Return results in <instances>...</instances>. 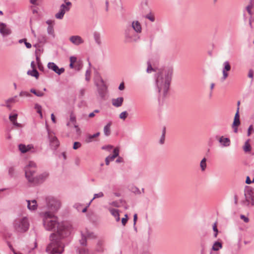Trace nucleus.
I'll list each match as a JSON object with an SVG mask.
<instances>
[{
    "mask_svg": "<svg viewBox=\"0 0 254 254\" xmlns=\"http://www.w3.org/2000/svg\"><path fill=\"white\" fill-rule=\"evenodd\" d=\"M240 125V119H234V121L232 124V128L234 129V132L237 133L238 132V127Z\"/></svg>",
    "mask_w": 254,
    "mask_h": 254,
    "instance_id": "obj_20",
    "label": "nucleus"
},
{
    "mask_svg": "<svg viewBox=\"0 0 254 254\" xmlns=\"http://www.w3.org/2000/svg\"><path fill=\"white\" fill-rule=\"evenodd\" d=\"M131 27L137 33H140L141 32V26L138 21H133L132 22Z\"/></svg>",
    "mask_w": 254,
    "mask_h": 254,
    "instance_id": "obj_15",
    "label": "nucleus"
},
{
    "mask_svg": "<svg viewBox=\"0 0 254 254\" xmlns=\"http://www.w3.org/2000/svg\"><path fill=\"white\" fill-rule=\"evenodd\" d=\"M138 39L139 37L134 33L131 28L126 29L125 31V42L126 43L136 42Z\"/></svg>",
    "mask_w": 254,
    "mask_h": 254,
    "instance_id": "obj_7",
    "label": "nucleus"
},
{
    "mask_svg": "<svg viewBox=\"0 0 254 254\" xmlns=\"http://www.w3.org/2000/svg\"><path fill=\"white\" fill-rule=\"evenodd\" d=\"M127 222V219L126 218H123L122 219V223L123 226H125Z\"/></svg>",
    "mask_w": 254,
    "mask_h": 254,
    "instance_id": "obj_57",
    "label": "nucleus"
},
{
    "mask_svg": "<svg viewBox=\"0 0 254 254\" xmlns=\"http://www.w3.org/2000/svg\"><path fill=\"white\" fill-rule=\"evenodd\" d=\"M94 39L95 42L99 45L101 44L100 34L97 32H95L93 34Z\"/></svg>",
    "mask_w": 254,
    "mask_h": 254,
    "instance_id": "obj_28",
    "label": "nucleus"
},
{
    "mask_svg": "<svg viewBox=\"0 0 254 254\" xmlns=\"http://www.w3.org/2000/svg\"><path fill=\"white\" fill-rule=\"evenodd\" d=\"M111 125V123L109 122L106 126H105L104 127V134L106 136H109L110 134Z\"/></svg>",
    "mask_w": 254,
    "mask_h": 254,
    "instance_id": "obj_27",
    "label": "nucleus"
},
{
    "mask_svg": "<svg viewBox=\"0 0 254 254\" xmlns=\"http://www.w3.org/2000/svg\"><path fill=\"white\" fill-rule=\"evenodd\" d=\"M38 67L40 70H44V67L42 65V63H38Z\"/></svg>",
    "mask_w": 254,
    "mask_h": 254,
    "instance_id": "obj_59",
    "label": "nucleus"
},
{
    "mask_svg": "<svg viewBox=\"0 0 254 254\" xmlns=\"http://www.w3.org/2000/svg\"><path fill=\"white\" fill-rule=\"evenodd\" d=\"M8 173H9V174L11 176H12L13 174V173H14V169H13V168H12V167H10V168L9 169Z\"/></svg>",
    "mask_w": 254,
    "mask_h": 254,
    "instance_id": "obj_58",
    "label": "nucleus"
},
{
    "mask_svg": "<svg viewBox=\"0 0 254 254\" xmlns=\"http://www.w3.org/2000/svg\"><path fill=\"white\" fill-rule=\"evenodd\" d=\"M206 159L205 158H204L202 159L200 163V166L201 168V170L203 171L205 170L206 168Z\"/></svg>",
    "mask_w": 254,
    "mask_h": 254,
    "instance_id": "obj_30",
    "label": "nucleus"
},
{
    "mask_svg": "<svg viewBox=\"0 0 254 254\" xmlns=\"http://www.w3.org/2000/svg\"><path fill=\"white\" fill-rule=\"evenodd\" d=\"M0 33L3 37H5L11 34V30L5 23L0 22Z\"/></svg>",
    "mask_w": 254,
    "mask_h": 254,
    "instance_id": "obj_11",
    "label": "nucleus"
},
{
    "mask_svg": "<svg viewBox=\"0 0 254 254\" xmlns=\"http://www.w3.org/2000/svg\"><path fill=\"white\" fill-rule=\"evenodd\" d=\"M84 235H86V238L88 237L91 239H95L96 238V236L93 232H90L87 230H86V232Z\"/></svg>",
    "mask_w": 254,
    "mask_h": 254,
    "instance_id": "obj_32",
    "label": "nucleus"
},
{
    "mask_svg": "<svg viewBox=\"0 0 254 254\" xmlns=\"http://www.w3.org/2000/svg\"><path fill=\"white\" fill-rule=\"evenodd\" d=\"M82 206V205L79 203H75L74 205V207L76 208L78 211L80 210V207Z\"/></svg>",
    "mask_w": 254,
    "mask_h": 254,
    "instance_id": "obj_52",
    "label": "nucleus"
},
{
    "mask_svg": "<svg viewBox=\"0 0 254 254\" xmlns=\"http://www.w3.org/2000/svg\"><path fill=\"white\" fill-rule=\"evenodd\" d=\"M253 75H254V73H253V70H250V71L249 72V74H248V76L250 78H253Z\"/></svg>",
    "mask_w": 254,
    "mask_h": 254,
    "instance_id": "obj_62",
    "label": "nucleus"
},
{
    "mask_svg": "<svg viewBox=\"0 0 254 254\" xmlns=\"http://www.w3.org/2000/svg\"><path fill=\"white\" fill-rule=\"evenodd\" d=\"M119 149L118 148H115L112 154V161L117 157L119 156Z\"/></svg>",
    "mask_w": 254,
    "mask_h": 254,
    "instance_id": "obj_33",
    "label": "nucleus"
},
{
    "mask_svg": "<svg viewBox=\"0 0 254 254\" xmlns=\"http://www.w3.org/2000/svg\"><path fill=\"white\" fill-rule=\"evenodd\" d=\"M166 133V129L165 127H164L162 130V134L161 135V138L160 139V143L161 144H163L165 141V136Z\"/></svg>",
    "mask_w": 254,
    "mask_h": 254,
    "instance_id": "obj_34",
    "label": "nucleus"
},
{
    "mask_svg": "<svg viewBox=\"0 0 254 254\" xmlns=\"http://www.w3.org/2000/svg\"><path fill=\"white\" fill-rule=\"evenodd\" d=\"M27 74L32 76L35 77L36 79L38 78L39 73L36 69H34L31 70H29L27 71Z\"/></svg>",
    "mask_w": 254,
    "mask_h": 254,
    "instance_id": "obj_21",
    "label": "nucleus"
},
{
    "mask_svg": "<svg viewBox=\"0 0 254 254\" xmlns=\"http://www.w3.org/2000/svg\"><path fill=\"white\" fill-rule=\"evenodd\" d=\"M24 171L25 177L28 181L34 185L42 183L49 176L47 172H44L39 176H35L36 164L33 161L29 162L28 164L25 167Z\"/></svg>",
    "mask_w": 254,
    "mask_h": 254,
    "instance_id": "obj_3",
    "label": "nucleus"
},
{
    "mask_svg": "<svg viewBox=\"0 0 254 254\" xmlns=\"http://www.w3.org/2000/svg\"><path fill=\"white\" fill-rule=\"evenodd\" d=\"M246 199L247 201H251L252 205H254V191L250 189L246 190L245 193Z\"/></svg>",
    "mask_w": 254,
    "mask_h": 254,
    "instance_id": "obj_12",
    "label": "nucleus"
},
{
    "mask_svg": "<svg viewBox=\"0 0 254 254\" xmlns=\"http://www.w3.org/2000/svg\"><path fill=\"white\" fill-rule=\"evenodd\" d=\"M110 161H111V154L108 155L105 159L106 164L108 165L110 164Z\"/></svg>",
    "mask_w": 254,
    "mask_h": 254,
    "instance_id": "obj_45",
    "label": "nucleus"
},
{
    "mask_svg": "<svg viewBox=\"0 0 254 254\" xmlns=\"http://www.w3.org/2000/svg\"><path fill=\"white\" fill-rule=\"evenodd\" d=\"M17 118V114H14L13 115H10L9 116V119L10 121L12 123V124L16 121Z\"/></svg>",
    "mask_w": 254,
    "mask_h": 254,
    "instance_id": "obj_36",
    "label": "nucleus"
},
{
    "mask_svg": "<svg viewBox=\"0 0 254 254\" xmlns=\"http://www.w3.org/2000/svg\"><path fill=\"white\" fill-rule=\"evenodd\" d=\"M47 67L49 69L53 70L58 75H61L64 72L65 69L64 67L59 68L58 66L53 62H49Z\"/></svg>",
    "mask_w": 254,
    "mask_h": 254,
    "instance_id": "obj_9",
    "label": "nucleus"
},
{
    "mask_svg": "<svg viewBox=\"0 0 254 254\" xmlns=\"http://www.w3.org/2000/svg\"><path fill=\"white\" fill-rule=\"evenodd\" d=\"M27 208L30 210H35L37 208V201L35 199L32 201L27 200Z\"/></svg>",
    "mask_w": 254,
    "mask_h": 254,
    "instance_id": "obj_16",
    "label": "nucleus"
},
{
    "mask_svg": "<svg viewBox=\"0 0 254 254\" xmlns=\"http://www.w3.org/2000/svg\"><path fill=\"white\" fill-rule=\"evenodd\" d=\"M45 201L48 209L53 212H57L61 207L60 201L53 196H47Z\"/></svg>",
    "mask_w": 254,
    "mask_h": 254,
    "instance_id": "obj_6",
    "label": "nucleus"
},
{
    "mask_svg": "<svg viewBox=\"0 0 254 254\" xmlns=\"http://www.w3.org/2000/svg\"><path fill=\"white\" fill-rule=\"evenodd\" d=\"M115 162L117 163H123L124 162V159L122 157L119 156L115 160Z\"/></svg>",
    "mask_w": 254,
    "mask_h": 254,
    "instance_id": "obj_51",
    "label": "nucleus"
},
{
    "mask_svg": "<svg viewBox=\"0 0 254 254\" xmlns=\"http://www.w3.org/2000/svg\"><path fill=\"white\" fill-rule=\"evenodd\" d=\"M85 92V89L84 88L81 89L79 91V97L82 98L84 96Z\"/></svg>",
    "mask_w": 254,
    "mask_h": 254,
    "instance_id": "obj_49",
    "label": "nucleus"
},
{
    "mask_svg": "<svg viewBox=\"0 0 254 254\" xmlns=\"http://www.w3.org/2000/svg\"><path fill=\"white\" fill-rule=\"evenodd\" d=\"M17 95H16L12 98H10L6 101V102H7V103L16 102L18 101V100H17Z\"/></svg>",
    "mask_w": 254,
    "mask_h": 254,
    "instance_id": "obj_37",
    "label": "nucleus"
},
{
    "mask_svg": "<svg viewBox=\"0 0 254 254\" xmlns=\"http://www.w3.org/2000/svg\"><path fill=\"white\" fill-rule=\"evenodd\" d=\"M48 132L51 147L52 149L56 150L60 145V142L56 136L50 134L49 129Z\"/></svg>",
    "mask_w": 254,
    "mask_h": 254,
    "instance_id": "obj_8",
    "label": "nucleus"
},
{
    "mask_svg": "<svg viewBox=\"0 0 254 254\" xmlns=\"http://www.w3.org/2000/svg\"><path fill=\"white\" fill-rule=\"evenodd\" d=\"M70 121L72 122L73 124H76V117L72 113H71L70 115Z\"/></svg>",
    "mask_w": 254,
    "mask_h": 254,
    "instance_id": "obj_43",
    "label": "nucleus"
},
{
    "mask_svg": "<svg viewBox=\"0 0 254 254\" xmlns=\"http://www.w3.org/2000/svg\"><path fill=\"white\" fill-rule=\"evenodd\" d=\"M96 251L97 252H103L104 251L103 244L102 241H99L97 243Z\"/></svg>",
    "mask_w": 254,
    "mask_h": 254,
    "instance_id": "obj_25",
    "label": "nucleus"
},
{
    "mask_svg": "<svg viewBox=\"0 0 254 254\" xmlns=\"http://www.w3.org/2000/svg\"><path fill=\"white\" fill-rule=\"evenodd\" d=\"M248 5L253 7L254 6V0H250Z\"/></svg>",
    "mask_w": 254,
    "mask_h": 254,
    "instance_id": "obj_64",
    "label": "nucleus"
},
{
    "mask_svg": "<svg viewBox=\"0 0 254 254\" xmlns=\"http://www.w3.org/2000/svg\"><path fill=\"white\" fill-rule=\"evenodd\" d=\"M223 66L224 67L222 70L223 77L222 79L224 81L228 76V73L227 72L231 70V65L228 61H225L223 63Z\"/></svg>",
    "mask_w": 254,
    "mask_h": 254,
    "instance_id": "obj_13",
    "label": "nucleus"
},
{
    "mask_svg": "<svg viewBox=\"0 0 254 254\" xmlns=\"http://www.w3.org/2000/svg\"><path fill=\"white\" fill-rule=\"evenodd\" d=\"M213 230L214 231V232H215L214 234V237L215 238H216L217 236V235H218V229L217 228V226H216V223H214L213 226Z\"/></svg>",
    "mask_w": 254,
    "mask_h": 254,
    "instance_id": "obj_41",
    "label": "nucleus"
},
{
    "mask_svg": "<svg viewBox=\"0 0 254 254\" xmlns=\"http://www.w3.org/2000/svg\"><path fill=\"white\" fill-rule=\"evenodd\" d=\"M47 32L49 35L54 36V30L53 26L49 25L47 28Z\"/></svg>",
    "mask_w": 254,
    "mask_h": 254,
    "instance_id": "obj_35",
    "label": "nucleus"
},
{
    "mask_svg": "<svg viewBox=\"0 0 254 254\" xmlns=\"http://www.w3.org/2000/svg\"><path fill=\"white\" fill-rule=\"evenodd\" d=\"M58 217L47 211L44 213L43 223L47 231L57 230V233L50 235L51 242L48 245L46 251L49 254H61L64 251V245L63 240L71 233L72 226L66 222L59 223Z\"/></svg>",
    "mask_w": 254,
    "mask_h": 254,
    "instance_id": "obj_1",
    "label": "nucleus"
},
{
    "mask_svg": "<svg viewBox=\"0 0 254 254\" xmlns=\"http://www.w3.org/2000/svg\"><path fill=\"white\" fill-rule=\"evenodd\" d=\"M38 42L40 43L44 44L47 41V37L45 34H40L37 37Z\"/></svg>",
    "mask_w": 254,
    "mask_h": 254,
    "instance_id": "obj_26",
    "label": "nucleus"
},
{
    "mask_svg": "<svg viewBox=\"0 0 254 254\" xmlns=\"http://www.w3.org/2000/svg\"><path fill=\"white\" fill-rule=\"evenodd\" d=\"M243 149L245 152H249L251 150V147L249 143V140L245 142V145L243 146Z\"/></svg>",
    "mask_w": 254,
    "mask_h": 254,
    "instance_id": "obj_31",
    "label": "nucleus"
},
{
    "mask_svg": "<svg viewBox=\"0 0 254 254\" xmlns=\"http://www.w3.org/2000/svg\"><path fill=\"white\" fill-rule=\"evenodd\" d=\"M239 108H238L237 112H236L235 117H234V119H239L240 117H239Z\"/></svg>",
    "mask_w": 254,
    "mask_h": 254,
    "instance_id": "obj_60",
    "label": "nucleus"
},
{
    "mask_svg": "<svg viewBox=\"0 0 254 254\" xmlns=\"http://www.w3.org/2000/svg\"><path fill=\"white\" fill-rule=\"evenodd\" d=\"M76 58L75 57H71L70 58V63L74 64L76 62Z\"/></svg>",
    "mask_w": 254,
    "mask_h": 254,
    "instance_id": "obj_53",
    "label": "nucleus"
},
{
    "mask_svg": "<svg viewBox=\"0 0 254 254\" xmlns=\"http://www.w3.org/2000/svg\"><path fill=\"white\" fill-rule=\"evenodd\" d=\"M69 41L73 44L78 46L83 43L84 41L82 38L77 35L72 36L69 38Z\"/></svg>",
    "mask_w": 254,
    "mask_h": 254,
    "instance_id": "obj_14",
    "label": "nucleus"
},
{
    "mask_svg": "<svg viewBox=\"0 0 254 254\" xmlns=\"http://www.w3.org/2000/svg\"><path fill=\"white\" fill-rule=\"evenodd\" d=\"M148 67H147V72L148 73H150L151 72L153 69V68L152 67V66L151 65V64L149 63V62H148Z\"/></svg>",
    "mask_w": 254,
    "mask_h": 254,
    "instance_id": "obj_48",
    "label": "nucleus"
},
{
    "mask_svg": "<svg viewBox=\"0 0 254 254\" xmlns=\"http://www.w3.org/2000/svg\"><path fill=\"white\" fill-rule=\"evenodd\" d=\"M127 115L128 114L127 111L123 112L120 114V118L125 120L127 118Z\"/></svg>",
    "mask_w": 254,
    "mask_h": 254,
    "instance_id": "obj_38",
    "label": "nucleus"
},
{
    "mask_svg": "<svg viewBox=\"0 0 254 254\" xmlns=\"http://www.w3.org/2000/svg\"><path fill=\"white\" fill-rule=\"evenodd\" d=\"M99 134H100V132H97V133H95V134H94L93 135H91L89 136V139H92V138H93L94 137H97V136H98L99 135Z\"/></svg>",
    "mask_w": 254,
    "mask_h": 254,
    "instance_id": "obj_54",
    "label": "nucleus"
},
{
    "mask_svg": "<svg viewBox=\"0 0 254 254\" xmlns=\"http://www.w3.org/2000/svg\"><path fill=\"white\" fill-rule=\"evenodd\" d=\"M32 146L31 145H28L26 146L23 144H20L18 145L19 150L23 153H26L32 148Z\"/></svg>",
    "mask_w": 254,
    "mask_h": 254,
    "instance_id": "obj_18",
    "label": "nucleus"
},
{
    "mask_svg": "<svg viewBox=\"0 0 254 254\" xmlns=\"http://www.w3.org/2000/svg\"><path fill=\"white\" fill-rule=\"evenodd\" d=\"M173 73L172 68L164 69L159 72L156 77V85L160 97L164 98L169 88Z\"/></svg>",
    "mask_w": 254,
    "mask_h": 254,
    "instance_id": "obj_2",
    "label": "nucleus"
},
{
    "mask_svg": "<svg viewBox=\"0 0 254 254\" xmlns=\"http://www.w3.org/2000/svg\"><path fill=\"white\" fill-rule=\"evenodd\" d=\"M240 218L243 219L245 222L246 223H248L249 221V219L248 218V217L245 216V215H240Z\"/></svg>",
    "mask_w": 254,
    "mask_h": 254,
    "instance_id": "obj_50",
    "label": "nucleus"
},
{
    "mask_svg": "<svg viewBox=\"0 0 254 254\" xmlns=\"http://www.w3.org/2000/svg\"><path fill=\"white\" fill-rule=\"evenodd\" d=\"M25 46L27 48L30 49L31 48V44L30 43L27 42V40L24 43Z\"/></svg>",
    "mask_w": 254,
    "mask_h": 254,
    "instance_id": "obj_61",
    "label": "nucleus"
},
{
    "mask_svg": "<svg viewBox=\"0 0 254 254\" xmlns=\"http://www.w3.org/2000/svg\"><path fill=\"white\" fill-rule=\"evenodd\" d=\"M81 238L79 240V243L81 245L83 246H86L87 245V238L85 235L82 232H81Z\"/></svg>",
    "mask_w": 254,
    "mask_h": 254,
    "instance_id": "obj_23",
    "label": "nucleus"
},
{
    "mask_svg": "<svg viewBox=\"0 0 254 254\" xmlns=\"http://www.w3.org/2000/svg\"><path fill=\"white\" fill-rule=\"evenodd\" d=\"M90 70L88 69L86 70L85 73V80L87 81L90 80Z\"/></svg>",
    "mask_w": 254,
    "mask_h": 254,
    "instance_id": "obj_44",
    "label": "nucleus"
},
{
    "mask_svg": "<svg viewBox=\"0 0 254 254\" xmlns=\"http://www.w3.org/2000/svg\"><path fill=\"white\" fill-rule=\"evenodd\" d=\"M103 196H104V193L102 192H100L98 193L94 194V197L92 199L94 200L97 198L102 197Z\"/></svg>",
    "mask_w": 254,
    "mask_h": 254,
    "instance_id": "obj_40",
    "label": "nucleus"
},
{
    "mask_svg": "<svg viewBox=\"0 0 254 254\" xmlns=\"http://www.w3.org/2000/svg\"><path fill=\"white\" fill-rule=\"evenodd\" d=\"M253 7V6H250L248 5L246 7V10H247L248 13L250 15H252V14H253L252 12V9Z\"/></svg>",
    "mask_w": 254,
    "mask_h": 254,
    "instance_id": "obj_46",
    "label": "nucleus"
},
{
    "mask_svg": "<svg viewBox=\"0 0 254 254\" xmlns=\"http://www.w3.org/2000/svg\"><path fill=\"white\" fill-rule=\"evenodd\" d=\"M123 101V97H119L116 99L113 100L112 104L115 107H119L122 106Z\"/></svg>",
    "mask_w": 254,
    "mask_h": 254,
    "instance_id": "obj_19",
    "label": "nucleus"
},
{
    "mask_svg": "<svg viewBox=\"0 0 254 254\" xmlns=\"http://www.w3.org/2000/svg\"><path fill=\"white\" fill-rule=\"evenodd\" d=\"M69 9V7L66 6L64 4H62L60 6V10L59 12L56 13L55 15L56 18L58 19H63L65 12L68 11Z\"/></svg>",
    "mask_w": 254,
    "mask_h": 254,
    "instance_id": "obj_10",
    "label": "nucleus"
},
{
    "mask_svg": "<svg viewBox=\"0 0 254 254\" xmlns=\"http://www.w3.org/2000/svg\"><path fill=\"white\" fill-rule=\"evenodd\" d=\"M26 96V97H30L31 96V94L30 93H29V92H27V91H22L20 92L19 93V96Z\"/></svg>",
    "mask_w": 254,
    "mask_h": 254,
    "instance_id": "obj_39",
    "label": "nucleus"
},
{
    "mask_svg": "<svg viewBox=\"0 0 254 254\" xmlns=\"http://www.w3.org/2000/svg\"><path fill=\"white\" fill-rule=\"evenodd\" d=\"M145 17L149 20H150L152 22H154L155 21V18L153 16L151 15V14H148L145 16Z\"/></svg>",
    "mask_w": 254,
    "mask_h": 254,
    "instance_id": "obj_47",
    "label": "nucleus"
},
{
    "mask_svg": "<svg viewBox=\"0 0 254 254\" xmlns=\"http://www.w3.org/2000/svg\"><path fill=\"white\" fill-rule=\"evenodd\" d=\"M252 183V181L251 180L250 177L248 176L246 178V183L247 184H250Z\"/></svg>",
    "mask_w": 254,
    "mask_h": 254,
    "instance_id": "obj_63",
    "label": "nucleus"
},
{
    "mask_svg": "<svg viewBox=\"0 0 254 254\" xmlns=\"http://www.w3.org/2000/svg\"><path fill=\"white\" fill-rule=\"evenodd\" d=\"M30 92L34 94L37 97H42L44 96V93L40 91H37L35 89L32 88L30 89Z\"/></svg>",
    "mask_w": 254,
    "mask_h": 254,
    "instance_id": "obj_29",
    "label": "nucleus"
},
{
    "mask_svg": "<svg viewBox=\"0 0 254 254\" xmlns=\"http://www.w3.org/2000/svg\"><path fill=\"white\" fill-rule=\"evenodd\" d=\"M94 83L97 87L99 96L103 99L105 97L107 91V86L106 82L99 74H97L94 77Z\"/></svg>",
    "mask_w": 254,
    "mask_h": 254,
    "instance_id": "obj_4",
    "label": "nucleus"
},
{
    "mask_svg": "<svg viewBox=\"0 0 254 254\" xmlns=\"http://www.w3.org/2000/svg\"><path fill=\"white\" fill-rule=\"evenodd\" d=\"M35 109L37 110V111H39V110H42V106L38 104H36L35 105V107H34Z\"/></svg>",
    "mask_w": 254,
    "mask_h": 254,
    "instance_id": "obj_55",
    "label": "nucleus"
},
{
    "mask_svg": "<svg viewBox=\"0 0 254 254\" xmlns=\"http://www.w3.org/2000/svg\"><path fill=\"white\" fill-rule=\"evenodd\" d=\"M222 248V243L219 242H215L212 247V250L218 251Z\"/></svg>",
    "mask_w": 254,
    "mask_h": 254,
    "instance_id": "obj_22",
    "label": "nucleus"
},
{
    "mask_svg": "<svg viewBox=\"0 0 254 254\" xmlns=\"http://www.w3.org/2000/svg\"><path fill=\"white\" fill-rule=\"evenodd\" d=\"M219 142L224 147L229 146L230 145V140L227 137L221 136L219 139Z\"/></svg>",
    "mask_w": 254,
    "mask_h": 254,
    "instance_id": "obj_17",
    "label": "nucleus"
},
{
    "mask_svg": "<svg viewBox=\"0 0 254 254\" xmlns=\"http://www.w3.org/2000/svg\"><path fill=\"white\" fill-rule=\"evenodd\" d=\"M81 144L79 142H74L73 145V149L76 150L78 149L81 146Z\"/></svg>",
    "mask_w": 254,
    "mask_h": 254,
    "instance_id": "obj_42",
    "label": "nucleus"
},
{
    "mask_svg": "<svg viewBox=\"0 0 254 254\" xmlns=\"http://www.w3.org/2000/svg\"><path fill=\"white\" fill-rule=\"evenodd\" d=\"M112 216H113L116 220L119 222L120 220L119 210L116 209H112Z\"/></svg>",
    "mask_w": 254,
    "mask_h": 254,
    "instance_id": "obj_24",
    "label": "nucleus"
},
{
    "mask_svg": "<svg viewBox=\"0 0 254 254\" xmlns=\"http://www.w3.org/2000/svg\"><path fill=\"white\" fill-rule=\"evenodd\" d=\"M14 229L17 232L24 233L26 232L29 227V223L27 217L15 220L13 222Z\"/></svg>",
    "mask_w": 254,
    "mask_h": 254,
    "instance_id": "obj_5",
    "label": "nucleus"
},
{
    "mask_svg": "<svg viewBox=\"0 0 254 254\" xmlns=\"http://www.w3.org/2000/svg\"><path fill=\"white\" fill-rule=\"evenodd\" d=\"M251 130H254L253 127L252 125H251L248 128V136L250 135Z\"/></svg>",
    "mask_w": 254,
    "mask_h": 254,
    "instance_id": "obj_56",
    "label": "nucleus"
}]
</instances>
